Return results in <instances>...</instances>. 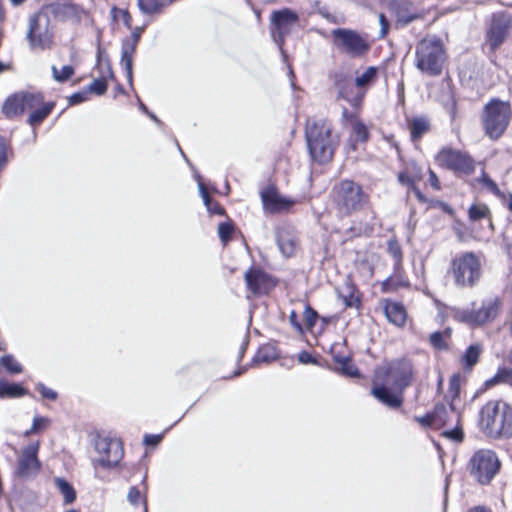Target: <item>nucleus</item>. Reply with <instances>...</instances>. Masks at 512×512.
I'll list each match as a JSON object with an SVG mask.
<instances>
[{
  "label": "nucleus",
  "mask_w": 512,
  "mask_h": 512,
  "mask_svg": "<svg viewBox=\"0 0 512 512\" xmlns=\"http://www.w3.org/2000/svg\"><path fill=\"white\" fill-rule=\"evenodd\" d=\"M53 78L58 82L68 80L74 74V68L70 65H65L59 71L56 66H52Z\"/></svg>",
  "instance_id": "a18cd8bd"
},
{
  "label": "nucleus",
  "mask_w": 512,
  "mask_h": 512,
  "mask_svg": "<svg viewBox=\"0 0 512 512\" xmlns=\"http://www.w3.org/2000/svg\"><path fill=\"white\" fill-rule=\"evenodd\" d=\"M422 178V168L413 161L406 163L404 169L398 174V181L405 186L417 184Z\"/></svg>",
  "instance_id": "4be33fe9"
},
{
  "label": "nucleus",
  "mask_w": 512,
  "mask_h": 512,
  "mask_svg": "<svg viewBox=\"0 0 512 512\" xmlns=\"http://www.w3.org/2000/svg\"><path fill=\"white\" fill-rule=\"evenodd\" d=\"M415 65L428 76H438L442 72L446 53L443 43L435 36L422 39L416 46Z\"/></svg>",
  "instance_id": "39448f33"
},
{
  "label": "nucleus",
  "mask_w": 512,
  "mask_h": 512,
  "mask_svg": "<svg viewBox=\"0 0 512 512\" xmlns=\"http://www.w3.org/2000/svg\"><path fill=\"white\" fill-rule=\"evenodd\" d=\"M461 376L454 374L449 380V387L447 391V398L450 399L451 413L459 418V411L456 407V402L460 396Z\"/></svg>",
  "instance_id": "a878e982"
},
{
  "label": "nucleus",
  "mask_w": 512,
  "mask_h": 512,
  "mask_svg": "<svg viewBox=\"0 0 512 512\" xmlns=\"http://www.w3.org/2000/svg\"><path fill=\"white\" fill-rule=\"evenodd\" d=\"M434 416V429H440L450 422L453 419L456 420V416L451 413V406L447 408L444 404H437L433 411Z\"/></svg>",
  "instance_id": "bb28decb"
},
{
  "label": "nucleus",
  "mask_w": 512,
  "mask_h": 512,
  "mask_svg": "<svg viewBox=\"0 0 512 512\" xmlns=\"http://www.w3.org/2000/svg\"><path fill=\"white\" fill-rule=\"evenodd\" d=\"M54 104L48 103L43 107L35 109L28 118L30 125L35 126L40 124L52 111Z\"/></svg>",
  "instance_id": "ea45409f"
},
{
  "label": "nucleus",
  "mask_w": 512,
  "mask_h": 512,
  "mask_svg": "<svg viewBox=\"0 0 512 512\" xmlns=\"http://www.w3.org/2000/svg\"><path fill=\"white\" fill-rule=\"evenodd\" d=\"M331 199L337 215L348 217L361 210L368 203L369 196L356 182L342 180L332 188Z\"/></svg>",
  "instance_id": "20e7f679"
},
{
  "label": "nucleus",
  "mask_w": 512,
  "mask_h": 512,
  "mask_svg": "<svg viewBox=\"0 0 512 512\" xmlns=\"http://www.w3.org/2000/svg\"><path fill=\"white\" fill-rule=\"evenodd\" d=\"M331 42L337 51L350 58H361L370 49L367 37L349 28H336L330 33Z\"/></svg>",
  "instance_id": "0eeeda50"
},
{
  "label": "nucleus",
  "mask_w": 512,
  "mask_h": 512,
  "mask_svg": "<svg viewBox=\"0 0 512 512\" xmlns=\"http://www.w3.org/2000/svg\"><path fill=\"white\" fill-rule=\"evenodd\" d=\"M501 301L498 297H493L482 302L479 309H457L453 317L469 326H481L494 320L499 314Z\"/></svg>",
  "instance_id": "9b49d317"
},
{
  "label": "nucleus",
  "mask_w": 512,
  "mask_h": 512,
  "mask_svg": "<svg viewBox=\"0 0 512 512\" xmlns=\"http://www.w3.org/2000/svg\"><path fill=\"white\" fill-rule=\"evenodd\" d=\"M87 94H88L87 91L74 93L70 97V103L71 104H79V103L86 101L88 99Z\"/></svg>",
  "instance_id": "bf43d9fd"
},
{
  "label": "nucleus",
  "mask_w": 512,
  "mask_h": 512,
  "mask_svg": "<svg viewBox=\"0 0 512 512\" xmlns=\"http://www.w3.org/2000/svg\"><path fill=\"white\" fill-rule=\"evenodd\" d=\"M289 321L291 323V325L299 332V333H302L303 332V328H302V325L300 324V322L298 321V317H297V313L293 310L291 311L290 315H289Z\"/></svg>",
  "instance_id": "052dcab7"
},
{
  "label": "nucleus",
  "mask_w": 512,
  "mask_h": 512,
  "mask_svg": "<svg viewBox=\"0 0 512 512\" xmlns=\"http://www.w3.org/2000/svg\"><path fill=\"white\" fill-rule=\"evenodd\" d=\"M51 424V420L48 417L44 416H35L33 418V423L30 429L26 430L23 433L24 437H29L33 434L40 433L44 430H46Z\"/></svg>",
  "instance_id": "58836bf2"
},
{
  "label": "nucleus",
  "mask_w": 512,
  "mask_h": 512,
  "mask_svg": "<svg viewBox=\"0 0 512 512\" xmlns=\"http://www.w3.org/2000/svg\"><path fill=\"white\" fill-rule=\"evenodd\" d=\"M480 430L491 438L512 436V408L500 400L487 402L479 412Z\"/></svg>",
  "instance_id": "f03ea898"
},
{
  "label": "nucleus",
  "mask_w": 512,
  "mask_h": 512,
  "mask_svg": "<svg viewBox=\"0 0 512 512\" xmlns=\"http://www.w3.org/2000/svg\"><path fill=\"white\" fill-rule=\"evenodd\" d=\"M489 209L486 205H472L469 208V218L472 221H477L482 218L488 217Z\"/></svg>",
  "instance_id": "de8ad7c7"
},
{
  "label": "nucleus",
  "mask_w": 512,
  "mask_h": 512,
  "mask_svg": "<svg viewBox=\"0 0 512 512\" xmlns=\"http://www.w3.org/2000/svg\"><path fill=\"white\" fill-rule=\"evenodd\" d=\"M397 19L402 24L406 25L416 19L423 18L424 14L417 11L410 2H402L398 5Z\"/></svg>",
  "instance_id": "393cba45"
},
{
  "label": "nucleus",
  "mask_w": 512,
  "mask_h": 512,
  "mask_svg": "<svg viewBox=\"0 0 512 512\" xmlns=\"http://www.w3.org/2000/svg\"><path fill=\"white\" fill-rule=\"evenodd\" d=\"M299 16L297 13L288 8L275 10L270 18V32L273 41L278 45L280 51H283L285 37L291 33L297 25Z\"/></svg>",
  "instance_id": "f8f14e48"
},
{
  "label": "nucleus",
  "mask_w": 512,
  "mask_h": 512,
  "mask_svg": "<svg viewBox=\"0 0 512 512\" xmlns=\"http://www.w3.org/2000/svg\"><path fill=\"white\" fill-rule=\"evenodd\" d=\"M112 13L114 18L121 17L125 26H127L128 28L131 27L132 17L127 10L113 8Z\"/></svg>",
  "instance_id": "603ef678"
},
{
  "label": "nucleus",
  "mask_w": 512,
  "mask_h": 512,
  "mask_svg": "<svg viewBox=\"0 0 512 512\" xmlns=\"http://www.w3.org/2000/svg\"><path fill=\"white\" fill-rule=\"evenodd\" d=\"M162 439L161 435L146 434L144 436V443L146 445H157Z\"/></svg>",
  "instance_id": "680f3d73"
},
{
  "label": "nucleus",
  "mask_w": 512,
  "mask_h": 512,
  "mask_svg": "<svg viewBox=\"0 0 512 512\" xmlns=\"http://www.w3.org/2000/svg\"><path fill=\"white\" fill-rule=\"evenodd\" d=\"M339 297L346 307H358L360 302L355 287L350 284H346L339 290Z\"/></svg>",
  "instance_id": "72a5a7b5"
},
{
  "label": "nucleus",
  "mask_w": 512,
  "mask_h": 512,
  "mask_svg": "<svg viewBox=\"0 0 512 512\" xmlns=\"http://www.w3.org/2000/svg\"><path fill=\"white\" fill-rule=\"evenodd\" d=\"M501 467L496 453L490 449H480L471 456L468 469L480 484L486 485L496 476Z\"/></svg>",
  "instance_id": "9d476101"
},
{
  "label": "nucleus",
  "mask_w": 512,
  "mask_h": 512,
  "mask_svg": "<svg viewBox=\"0 0 512 512\" xmlns=\"http://www.w3.org/2000/svg\"><path fill=\"white\" fill-rule=\"evenodd\" d=\"M379 22L381 25L380 36L384 37L387 34L388 28H389V23H388L386 17L384 16V14L379 15Z\"/></svg>",
  "instance_id": "e2e57ef3"
},
{
  "label": "nucleus",
  "mask_w": 512,
  "mask_h": 512,
  "mask_svg": "<svg viewBox=\"0 0 512 512\" xmlns=\"http://www.w3.org/2000/svg\"><path fill=\"white\" fill-rule=\"evenodd\" d=\"M278 245L282 254L290 257L294 254L297 248V240L293 235L286 232H281L278 235Z\"/></svg>",
  "instance_id": "7c9ffc66"
},
{
  "label": "nucleus",
  "mask_w": 512,
  "mask_h": 512,
  "mask_svg": "<svg viewBox=\"0 0 512 512\" xmlns=\"http://www.w3.org/2000/svg\"><path fill=\"white\" fill-rule=\"evenodd\" d=\"M39 449L40 443L35 441L20 450L15 469L16 476L29 479L39 474L41 470V462L38 458Z\"/></svg>",
  "instance_id": "4468645a"
},
{
  "label": "nucleus",
  "mask_w": 512,
  "mask_h": 512,
  "mask_svg": "<svg viewBox=\"0 0 512 512\" xmlns=\"http://www.w3.org/2000/svg\"><path fill=\"white\" fill-rule=\"evenodd\" d=\"M512 27V17L506 13H496L492 17L487 34V43L491 50L497 49L508 37Z\"/></svg>",
  "instance_id": "f3484780"
},
{
  "label": "nucleus",
  "mask_w": 512,
  "mask_h": 512,
  "mask_svg": "<svg viewBox=\"0 0 512 512\" xmlns=\"http://www.w3.org/2000/svg\"><path fill=\"white\" fill-rule=\"evenodd\" d=\"M408 187L413 191V193L415 194V196L418 198L419 201L423 202L425 200L424 195L421 193V191L417 187V184H413Z\"/></svg>",
  "instance_id": "338daca9"
},
{
  "label": "nucleus",
  "mask_w": 512,
  "mask_h": 512,
  "mask_svg": "<svg viewBox=\"0 0 512 512\" xmlns=\"http://www.w3.org/2000/svg\"><path fill=\"white\" fill-rule=\"evenodd\" d=\"M388 252L395 260V266L398 267L402 260V250L400 245L395 240L388 241Z\"/></svg>",
  "instance_id": "09e8293b"
},
{
  "label": "nucleus",
  "mask_w": 512,
  "mask_h": 512,
  "mask_svg": "<svg viewBox=\"0 0 512 512\" xmlns=\"http://www.w3.org/2000/svg\"><path fill=\"white\" fill-rule=\"evenodd\" d=\"M415 421H417L423 427H432V428H434L433 412L432 413H428L425 416L415 417Z\"/></svg>",
  "instance_id": "13d9d810"
},
{
  "label": "nucleus",
  "mask_w": 512,
  "mask_h": 512,
  "mask_svg": "<svg viewBox=\"0 0 512 512\" xmlns=\"http://www.w3.org/2000/svg\"><path fill=\"white\" fill-rule=\"evenodd\" d=\"M225 228H226V245L228 244V241L230 239L238 237L240 250L243 254H245L246 250H247V245L245 243V240L240 232H236V229H235L232 221L227 218H226Z\"/></svg>",
  "instance_id": "79ce46f5"
},
{
  "label": "nucleus",
  "mask_w": 512,
  "mask_h": 512,
  "mask_svg": "<svg viewBox=\"0 0 512 512\" xmlns=\"http://www.w3.org/2000/svg\"><path fill=\"white\" fill-rule=\"evenodd\" d=\"M449 273L458 288H472L482 276L480 257L473 252L461 253L452 260Z\"/></svg>",
  "instance_id": "423d86ee"
},
{
  "label": "nucleus",
  "mask_w": 512,
  "mask_h": 512,
  "mask_svg": "<svg viewBox=\"0 0 512 512\" xmlns=\"http://www.w3.org/2000/svg\"><path fill=\"white\" fill-rule=\"evenodd\" d=\"M298 360L302 364L315 363V359L311 356V354L305 351L298 355Z\"/></svg>",
  "instance_id": "0e129e2a"
},
{
  "label": "nucleus",
  "mask_w": 512,
  "mask_h": 512,
  "mask_svg": "<svg viewBox=\"0 0 512 512\" xmlns=\"http://www.w3.org/2000/svg\"><path fill=\"white\" fill-rule=\"evenodd\" d=\"M318 313L309 305H306L304 310V320L308 329H312L315 326Z\"/></svg>",
  "instance_id": "3c124183"
},
{
  "label": "nucleus",
  "mask_w": 512,
  "mask_h": 512,
  "mask_svg": "<svg viewBox=\"0 0 512 512\" xmlns=\"http://www.w3.org/2000/svg\"><path fill=\"white\" fill-rule=\"evenodd\" d=\"M437 163L456 174L470 175L475 170V161L466 152L445 147L436 155Z\"/></svg>",
  "instance_id": "ddd939ff"
},
{
  "label": "nucleus",
  "mask_w": 512,
  "mask_h": 512,
  "mask_svg": "<svg viewBox=\"0 0 512 512\" xmlns=\"http://www.w3.org/2000/svg\"><path fill=\"white\" fill-rule=\"evenodd\" d=\"M43 102L40 94L16 93L9 96L3 106V114L9 118H15L22 115L25 111L35 109Z\"/></svg>",
  "instance_id": "dca6fc26"
},
{
  "label": "nucleus",
  "mask_w": 512,
  "mask_h": 512,
  "mask_svg": "<svg viewBox=\"0 0 512 512\" xmlns=\"http://www.w3.org/2000/svg\"><path fill=\"white\" fill-rule=\"evenodd\" d=\"M107 90V83L106 79L103 76L102 78L95 79L89 86H88V92L95 93L97 95H102Z\"/></svg>",
  "instance_id": "8fccbe9b"
},
{
  "label": "nucleus",
  "mask_w": 512,
  "mask_h": 512,
  "mask_svg": "<svg viewBox=\"0 0 512 512\" xmlns=\"http://www.w3.org/2000/svg\"><path fill=\"white\" fill-rule=\"evenodd\" d=\"M451 337L449 328L443 331H437L430 335V344L437 350H446L448 348V340Z\"/></svg>",
  "instance_id": "e433bc0d"
},
{
  "label": "nucleus",
  "mask_w": 512,
  "mask_h": 512,
  "mask_svg": "<svg viewBox=\"0 0 512 512\" xmlns=\"http://www.w3.org/2000/svg\"><path fill=\"white\" fill-rule=\"evenodd\" d=\"M140 11L144 14H155L161 12L165 3L161 0H137Z\"/></svg>",
  "instance_id": "4c0bfd02"
},
{
  "label": "nucleus",
  "mask_w": 512,
  "mask_h": 512,
  "mask_svg": "<svg viewBox=\"0 0 512 512\" xmlns=\"http://www.w3.org/2000/svg\"><path fill=\"white\" fill-rule=\"evenodd\" d=\"M96 463L105 468L115 467L124 455L122 442L117 438L100 437L95 442Z\"/></svg>",
  "instance_id": "2eb2a0df"
},
{
  "label": "nucleus",
  "mask_w": 512,
  "mask_h": 512,
  "mask_svg": "<svg viewBox=\"0 0 512 512\" xmlns=\"http://www.w3.org/2000/svg\"><path fill=\"white\" fill-rule=\"evenodd\" d=\"M413 141L420 139L429 130V122L424 117H416L408 122Z\"/></svg>",
  "instance_id": "c85d7f7f"
},
{
  "label": "nucleus",
  "mask_w": 512,
  "mask_h": 512,
  "mask_svg": "<svg viewBox=\"0 0 512 512\" xmlns=\"http://www.w3.org/2000/svg\"><path fill=\"white\" fill-rule=\"evenodd\" d=\"M8 163L7 156V144L3 137L0 136V171L4 169L6 164Z\"/></svg>",
  "instance_id": "5fc2aeb1"
},
{
  "label": "nucleus",
  "mask_w": 512,
  "mask_h": 512,
  "mask_svg": "<svg viewBox=\"0 0 512 512\" xmlns=\"http://www.w3.org/2000/svg\"><path fill=\"white\" fill-rule=\"evenodd\" d=\"M352 135L350 138L351 146L356 148V143H364L369 138L368 127L358 118L354 117L350 121Z\"/></svg>",
  "instance_id": "b1692460"
},
{
  "label": "nucleus",
  "mask_w": 512,
  "mask_h": 512,
  "mask_svg": "<svg viewBox=\"0 0 512 512\" xmlns=\"http://www.w3.org/2000/svg\"><path fill=\"white\" fill-rule=\"evenodd\" d=\"M339 95L346 99L347 101L351 102L353 105H357L361 102L363 98V92H357L356 94H353L351 92L353 85L351 83H344V82H338L337 83Z\"/></svg>",
  "instance_id": "f704fd0d"
},
{
  "label": "nucleus",
  "mask_w": 512,
  "mask_h": 512,
  "mask_svg": "<svg viewBox=\"0 0 512 512\" xmlns=\"http://www.w3.org/2000/svg\"><path fill=\"white\" fill-rule=\"evenodd\" d=\"M332 124L327 119H312L306 124V140L313 160L325 163L332 159L338 139L332 136Z\"/></svg>",
  "instance_id": "7ed1b4c3"
},
{
  "label": "nucleus",
  "mask_w": 512,
  "mask_h": 512,
  "mask_svg": "<svg viewBox=\"0 0 512 512\" xmlns=\"http://www.w3.org/2000/svg\"><path fill=\"white\" fill-rule=\"evenodd\" d=\"M26 394V390L21 385L0 379V398H18Z\"/></svg>",
  "instance_id": "c756f323"
},
{
  "label": "nucleus",
  "mask_w": 512,
  "mask_h": 512,
  "mask_svg": "<svg viewBox=\"0 0 512 512\" xmlns=\"http://www.w3.org/2000/svg\"><path fill=\"white\" fill-rule=\"evenodd\" d=\"M53 36L51 19L44 8L29 17L27 40L31 49H50Z\"/></svg>",
  "instance_id": "1a4fd4ad"
},
{
  "label": "nucleus",
  "mask_w": 512,
  "mask_h": 512,
  "mask_svg": "<svg viewBox=\"0 0 512 512\" xmlns=\"http://www.w3.org/2000/svg\"><path fill=\"white\" fill-rule=\"evenodd\" d=\"M468 512H490V510L482 506H476L469 509Z\"/></svg>",
  "instance_id": "774afa93"
},
{
  "label": "nucleus",
  "mask_w": 512,
  "mask_h": 512,
  "mask_svg": "<svg viewBox=\"0 0 512 512\" xmlns=\"http://www.w3.org/2000/svg\"><path fill=\"white\" fill-rule=\"evenodd\" d=\"M384 312L388 321L395 326L401 327L406 322V310L401 303L386 301Z\"/></svg>",
  "instance_id": "5701e85b"
},
{
  "label": "nucleus",
  "mask_w": 512,
  "mask_h": 512,
  "mask_svg": "<svg viewBox=\"0 0 512 512\" xmlns=\"http://www.w3.org/2000/svg\"><path fill=\"white\" fill-rule=\"evenodd\" d=\"M377 68L368 67L362 74L355 78V86L359 92L365 93L367 87L376 79Z\"/></svg>",
  "instance_id": "2f4dec72"
},
{
  "label": "nucleus",
  "mask_w": 512,
  "mask_h": 512,
  "mask_svg": "<svg viewBox=\"0 0 512 512\" xmlns=\"http://www.w3.org/2000/svg\"><path fill=\"white\" fill-rule=\"evenodd\" d=\"M143 30L144 26L135 27L131 33V36L129 38L124 39L122 43L121 66L126 72L127 80L130 83V85H132L133 81V54L136 51V47L138 45Z\"/></svg>",
  "instance_id": "6ab92c4d"
},
{
  "label": "nucleus",
  "mask_w": 512,
  "mask_h": 512,
  "mask_svg": "<svg viewBox=\"0 0 512 512\" xmlns=\"http://www.w3.org/2000/svg\"><path fill=\"white\" fill-rule=\"evenodd\" d=\"M512 116L509 102L492 99L484 109L483 124L491 139H498L506 130Z\"/></svg>",
  "instance_id": "6e6552de"
},
{
  "label": "nucleus",
  "mask_w": 512,
  "mask_h": 512,
  "mask_svg": "<svg viewBox=\"0 0 512 512\" xmlns=\"http://www.w3.org/2000/svg\"><path fill=\"white\" fill-rule=\"evenodd\" d=\"M245 281L253 295L267 294L276 286L275 280L260 269L248 270L245 273Z\"/></svg>",
  "instance_id": "aec40b11"
},
{
  "label": "nucleus",
  "mask_w": 512,
  "mask_h": 512,
  "mask_svg": "<svg viewBox=\"0 0 512 512\" xmlns=\"http://www.w3.org/2000/svg\"><path fill=\"white\" fill-rule=\"evenodd\" d=\"M127 500L129 501V503L133 506H138L140 500H141V492L140 490L135 487V486H132L130 489H129V492L127 494Z\"/></svg>",
  "instance_id": "864d4df0"
},
{
  "label": "nucleus",
  "mask_w": 512,
  "mask_h": 512,
  "mask_svg": "<svg viewBox=\"0 0 512 512\" xmlns=\"http://www.w3.org/2000/svg\"><path fill=\"white\" fill-rule=\"evenodd\" d=\"M441 435L455 443H460L463 441L464 433L461 425L460 414L459 418L456 417L455 427L453 429L444 430Z\"/></svg>",
  "instance_id": "a19ab883"
},
{
  "label": "nucleus",
  "mask_w": 512,
  "mask_h": 512,
  "mask_svg": "<svg viewBox=\"0 0 512 512\" xmlns=\"http://www.w3.org/2000/svg\"><path fill=\"white\" fill-rule=\"evenodd\" d=\"M335 360L339 363V370L349 377H357L359 372L358 369L352 364V362L347 357H334Z\"/></svg>",
  "instance_id": "c03bdc74"
},
{
  "label": "nucleus",
  "mask_w": 512,
  "mask_h": 512,
  "mask_svg": "<svg viewBox=\"0 0 512 512\" xmlns=\"http://www.w3.org/2000/svg\"><path fill=\"white\" fill-rule=\"evenodd\" d=\"M195 179L198 182L199 193L203 199V202H204L208 212L210 214L223 215L224 210L222 209V207L220 205H215V206L212 205V201L209 196L208 190H207L206 186L204 185V183L202 182L201 176L198 173L195 174Z\"/></svg>",
  "instance_id": "cd10ccee"
},
{
  "label": "nucleus",
  "mask_w": 512,
  "mask_h": 512,
  "mask_svg": "<svg viewBox=\"0 0 512 512\" xmlns=\"http://www.w3.org/2000/svg\"><path fill=\"white\" fill-rule=\"evenodd\" d=\"M429 183L435 190L440 189V183H439L438 177L432 170H429Z\"/></svg>",
  "instance_id": "69168bd1"
},
{
  "label": "nucleus",
  "mask_w": 512,
  "mask_h": 512,
  "mask_svg": "<svg viewBox=\"0 0 512 512\" xmlns=\"http://www.w3.org/2000/svg\"><path fill=\"white\" fill-rule=\"evenodd\" d=\"M512 383V370L509 368L499 369L498 372L489 380L486 381L487 386H492L498 383Z\"/></svg>",
  "instance_id": "37998d69"
},
{
  "label": "nucleus",
  "mask_w": 512,
  "mask_h": 512,
  "mask_svg": "<svg viewBox=\"0 0 512 512\" xmlns=\"http://www.w3.org/2000/svg\"><path fill=\"white\" fill-rule=\"evenodd\" d=\"M2 365L12 374H18L22 372V366L16 361L12 355H6L1 358Z\"/></svg>",
  "instance_id": "49530a36"
},
{
  "label": "nucleus",
  "mask_w": 512,
  "mask_h": 512,
  "mask_svg": "<svg viewBox=\"0 0 512 512\" xmlns=\"http://www.w3.org/2000/svg\"><path fill=\"white\" fill-rule=\"evenodd\" d=\"M49 17L53 16L61 22H70L71 24H79L84 11L77 5L71 3H50L43 7Z\"/></svg>",
  "instance_id": "a211bd4d"
},
{
  "label": "nucleus",
  "mask_w": 512,
  "mask_h": 512,
  "mask_svg": "<svg viewBox=\"0 0 512 512\" xmlns=\"http://www.w3.org/2000/svg\"><path fill=\"white\" fill-rule=\"evenodd\" d=\"M54 482L59 492L63 495L64 504L68 505L73 503L76 499V492L72 485L60 477L55 478Z\"/></svg>",
  "instance_id": "473e14b6"
},
{
  "label": "nucleus",
  "mask_w": 512,
  "mask_h": 512,
  "mask_svg": "<svg viewBox=\"0 0 512 512\" xmlns=\"http://www.w3.org/2000/svg\"><path fill=\"white\" fill-rule=\"evenodd\" d=\"M36 389L41 393V395L44 398H47L49 400H56L57 398V393L54 390L46 387L42 383L37 384Z\"/></svg>",
  "instance_id": "6e6d98bb"
},
{
  "label": "nucleus",
  "mask_w": 512,
  "mask_h": 512,
  "mask_svg": "<svg viewBox=\"0 0 512 512\" xmlns=\"http://www.w3.org/2000/svg\"><path fill=\"white\" fill-rule=\"evenodd\" d=\"M481 182L489 189L493 194L498 195L500 193L497 184L490 179L484 171H482Z\"/></svg>",
  "instance_id": "4d7b16f0"
},
{
  "label": "nucleus",
  "mask_w": 512,
  "mask_h": 512,
  "mask_svg": "<svg viewBox=\"0 0 512 512\" xmlns=\"http://www.w3.org/2000/svg\"><path fill=\"white\" fill-rule=\"evenodd\" d=\"M264 209L271 213L287 211L295 200L282 195L275 187L269 186L261 193Z\"/></svg>",
  "instance_id": "412c9836"
},
{
  "label": "nucleus",
  "mask_w": 512,
  "mask_h": 512,
  "mask_svg": "<svg viewBox=\"0 0 512 512\" xmlns=\"http://www.w3.org/2000/svg\"><path fill=\"white\" fill-rule=\"evenodd\" d=\"M413 367L409 360H397L377 369L372 395L390 408L401 406L402 391L410 385Z\"/></svg>",
  "instance_id": "f257e3e1"
},
{
  "label": "nucleus",
  "mask_w": 512,
  "mask_h": 512,
  "mask_svg": "<svg viewBox=\"0 0 512 512\" xmlns=\"http://www.w3.org/2000/svg\"><path fill=\"white\" fill-rule=\"evenodd\" d=\"M481 353L482 346L480 344L470 345L462 356L464 367L471 369L478 362Z\"/></svg>",
  "instance_id": "c9c22d12"
}]
</instances>
